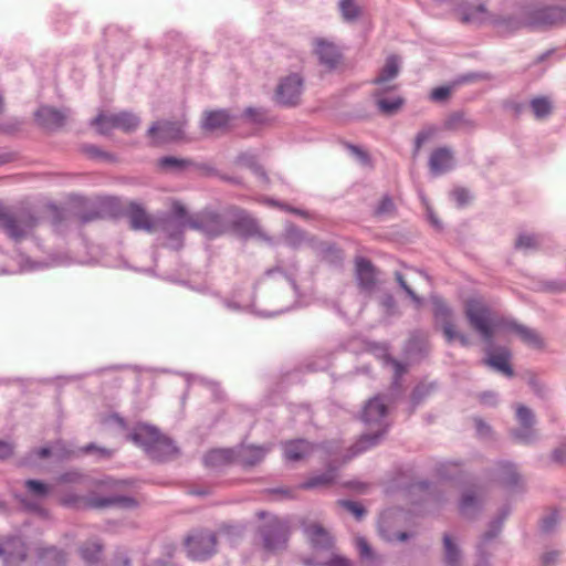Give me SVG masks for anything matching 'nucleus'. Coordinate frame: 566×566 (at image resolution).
Listing matches in <instances>:
<instances>
[{"label":"nucleus","instance_id":"nucleus-1","mask_svg":"<svg viewBox=\"0 0 566 566\" xmlns=\"http://www.w3.org/2000/svg\"><path fill=\"white\" fill-rule=\"evenodd\" d=\"M464 314L470 326L490 343L500 321L485 302L479 297L468 298L464 302Z\"/></svg>","mask_w":566,"mask_h":566},{"label":"nucleus","instance_id":"nucleus-2","mask_svg":"<svg viewBox=\"0 0 566 566\" xmlns=\"http://www.w3.org/2000/svg\"><path fill=\"white\" fill-rule=\"evenodd\" d=\"M386 413L387 407L380 397H375L367 402L364 408L363 420L369 426H375L376 433L363 436L354 446V454H358L377 443L379 437L386 431L384 424Z\"/></svg>","mask_w":566,"mask_h":566},{"label":"nucleus","instance_id":"nucleus-3","mask_svg":"<svg viewBox=\"0 0 566 566\" xmlns=\"http://www.w3.org/2000/svg\"><path fill=\"white\" fill-rule=\"evenodd\" d=\"M132 439L136 443H142L158 460H165L177 452L176 447L168 438L149 427L137 429L132 434Z\"/></svg>","mask_w":566,"mask_h":566},{"label":"nucleus","instance_id":"nucleus-4","mask_svg":"<svg viewBox=\"0 0 566 566\" xmlns=\"http://www.w3.org/2000/svg\"><path fill=\"white\" fill-rule=\"evenodd\" d=\"M217 536L208 530L193 531L186 538L188 554L193 559H207L216 553Z\"/></svg>","mask_w":566,"mask_h":566},{"label":"nucleus","instance_id":"nucleus-5","mask_svg":"<svg viewBox=\"0 0 566 566\" xmlns=\"http://www.w3.org/2000/svg\"><path fill=\"white\" fill-rule=\"evenodd\" d=\"M150 144L159 146L166 143L185 139V120H161L154 123L147 132Z\"/></svg>","mask_w":566,"mask_h":566},{"label":"nucleus","instance_id":"nucleus-6","mask_svg":"<svg viewBox=\"0 0 566 566\" xmlns=\"http://www.w3.org/2000/svg\"><path fill=\"white\" fill-rule=\"evenodd\" d=\"M36 223L35 218L30 212L11 214L6 207L0 205V226L12 238L19 239L25 235Z\"/></svg>","mask_w":566,"mask_h":566},{"label":"nucleus","instance_id":"nucleus-7","mask_svg":"<svg viewBox=\"0 0 566 566\" xmlns=\"http://www.w3.org/2000/svg\"><path fill=\"white\" fill-rule=\"evenodd\" d=\"M433 313L436 319L441 324L443 335L449 343L458 340L462 346L471 344L469 337L457 329L452 321L451 311L442 300H433Z\"/></svg>","mask_w":566,"mask_h":566},{"label":"nucleus","instance_id":"nucleus-8","mask_svg":"<svg viewBox=\"0 0 566 566\" xmlns=\"http://www.w3.org/2000/svg\"><path fill=\"white\" fill-rule=\"evenodd\" d=\"M102 134H107L114 128L126 133L135 130L139 125V118L132 113L122 112L118 114H99L93 122Z\"/></svg>","mask_w":566,"mask_h":566},{"label":"nucleus","instance_id":"nucleus-9","mask_svg":"<svg viewBox=\"0 0 566 566\" xmlns=\"http://www.w3.org/2000/svg\"><path fill=\"white\" fill-rule=\"evenodd\" d=\"M188 224L190 229L199 230L210 238L218 237L226 231L221 217L211 211H203L196 214V218H189Z\"/></svg>","mask_w":566,"mask_h":566},{"label":"nucleus","instance_id":"nucleus-10","mask_svg":"<svg viewBox=\"0 0 566 566\" xmlns=\"http://www.w3.org/2000/svg\"><path fill=\"white\" fill-rule=\"evenodd\" d=\"M65 505H71L80 509H104L112 505H132L134 501L129 497L111 496V497H81V496H65L62 500Z\"/></svg>","mask_w":566,"mask_h":566},{"label":"nucleus","instance_id":"nucleus-11","mask_svg":"<svg viewBox=\"0 0 566 566\" xmlns=\"http://www.w3.org/2000/svg\"><path fill=\"white\" fill-rule=\"evenodd\" d=\"M302 78L297 74L285 77L276 90V101L286 106H294L302 94Z\"/></svg>","mask_w":566,"mask_h":566},{"label":"nucleus","instance_id":"nucleus-12","mask_svg":"<svg viewBox=\"0 0 566 566\" xmlns=\"http://www.w3.org/2000/svg\"><path fill=\"white\" fill-rule=\"evenodd\" d=\"M25 545L18 537H9L0 541V557L6 566H14L25 558Z\"/></svg>","mask_w":566,"mask_h":566},{"label":"nucleus","instance_id":"nucleus-13","mask_svg":"<svg viewBox=\"0 0 566 566\" xmlns=\"http://www.w3.org/2000/svg\"><path fill=\"white\" fill-rule=\"evenodd\" d=\"M264 547L269 551H276L286 544L287 526L284 522L275 520L263 531Z\"/></svg>","mask_w":566,"mask_h":566},{"label":"nucleus","instance_id":"nucleus-14","mask_svg":"<svg viewBox=\"0 0 566 566\" xmlns=\"http://www.w3.org/2000/svg\"><path fill=\"white\" fill-rule=\"evenodd\" d=\"M282 447L284 459L290 462L305 460L312 455L315 450V446L304 439L285 441Z\"/></svg>","mask_w":566,"mask_h":566},{"label":"nucleus","instance_id":"nucleus-15","mask_svg":"<svg viewBox=\"0 0 566 566\" xmlns=\"http://www.w3.org/2000/svg\"><path fill=\"white\" fill-rule=\"evenodd\" d=\"M454 163L453 153L448 147L436 148L429 157V168L434 175H441L452 169Z\"/></svg>","mask_w":566,"mask_h":566},{"label":"nucleus","instance_id":"nucleus-16","mask_svg":"<svg viewBox=\"0 0 566 566\" xmlns=\"http://www.w3.org/2000/svg\"><path fill=\"white\" fill-rule=\"evenodd\" d=\"M130 227L134 230L151 232L156 229L155 221L150 214L138 203H130L128 208Z\"/></svg>","mask_w":566,"mask_h":566},{"label":"nucleus","instance_id":"nucleus-17","mask_svg":"<svg viewBox=\"0 0 566 566\" xmlns=\"http://www.w3.org/2000/svg\"><path fill=\"white\" fill-rule=\"evenodd\" d=\"M356 277L363 290L370 291L376 283V270L371 262L365 258H357L355 261Z\"/></svg>","mask_w":566,"mask_h":566},{"label":"nucleus","instance_id":"nucleus-18","mask_svg":"<svg viewBox=\"0 0 566 566\" xmlns=\"http://www.w3.org/2000/svg\"><path fill=\"white\" fill-rule=\"evenodd\" d=\"M516 418L522 428L514 433L515 438L522 442H528L534 433V415L532 410L525 406H518L516 409Z\"/></svg>","mask_w":566,"mask_h":566},{"label":"nucleus","instance_id":"nucleus-19","mask_svg":"<svg viewBox=\"0 0 566 566\" xmlns=\"http://www.w3.org/2000/svg\"><path fill=\"white\" fill-rule=\"evenodd\" d=\"M65 118L66 116L62 112L49 106H42L35 113L38 124L48 129L61 127Z\"/></svg>","mask_w":566,"mask_h":566},{"label":"nucleus","instance_id":"nucleus-20","mask_svg":"<svg viewBox=\"0 0 566 566\" xmlns=\"http://www.w3.org/2000/svg\"><path fill=\"white\" fill-rule=\"evenodd\" d=\"M271 450V447L242 446L238 451V459L245 467L260 463Z\"/></svg>","mask_w":566,"mask_h":566},{"label":"nucleus","instance_id":"nucleus-21","mask_svg":"<svg viewBox=\"0 0 566 566\" xmlns=\"http://www.w3.org/2000/svg\"><path fill=\"white\" fill-rule=\"evenodd\" d=\"M315 53L318 56L321 63L328 69L335 67L339 62L340 55L337 48L324 40H318L316 42Z\"/></svg>","mask_w":566,"mask_h":566},{"label":"nucleus","instance_id":"nucleus-22","mask_svg":"<svg viewBox=\"0 0 566 566\" xmlns=\"http://www.w3.org/2000/svg\"><path fill=\"white\" fill-rule=\"evenodd\" d=\"M231 116L226 111L207 112L202 120V129L208 132L223 130L229 127Z\"/></svg>","mask_w":566,"mask_h":566},{"label":"nucleus","instance_id":"nucleus-23","mask_svg":"<svg viewBox=\"0 0 566 566\" xmlns=\"http://www.w3.org/2000/svg\"><path fill=\"white\" fill-rule=\"evenodd\" d=\"M484 364L509 377L513 376V370L510 365V352L506 349L490 352L484 359Z\"/></svg>","mask_w":566,"mask_h":566},{"label":"nucleus","instance_id":"nucleus-24","mask_svg":"<svg viewBox=\"0 0 566 566\" xmlns=\"http://www.w3.org/2000/svg\"><path fill=\"white\" fill-rule=\"evenodd\" d=\"M474 127V122L460 112L449 115L443 122V128L447 130H470Z\"/></svg>","mask_w":566,"mask_h":566},{"label":"nucleus","instance_id":"nucleus-25","mask_svg":"<svg viewBox=\"0 0 566 566\" xmlns=\"http://www.w3.org/2000/svg\"><path fill=\"white\" fill-rule=\"evenodd\" d=\"M509 328L516 333L528 346L534 348H541L543 346V340L535 331L517 323H510Z\"/></svg>","mask_w":566,"mask_h":566},{"label":"nucleus","instance_id":"nucleus-26","mask_svg":"<svg viewBox=\"0 0 566 566\" xmlns=\"http://www.w3.org/2000/svg\"><path fill=\"white\" fill-rule=\"evenodd\" d=\"M399 73V59L396 55L387 57L385 65L380 70L375 83L378 85L385 84L395 78Z\"/></svg>","mask_w":566,"mask_h":566},{"label":"nucleus","instance_id":"nucleus-27","mask_svg":"<svg viewBox=\"0 0 566 566\" xmlns=\"http://www.w3.org/2000/svg\"><path fill=\"white\" fill-rule=\"evenodd\" d=\"M306 534L314 547H329L332 538L326 530L317 524L307 526Z\"/></svg>","mask_w":566,"mask_h":566},{"label":"nucleus","instance_id":"nucleus-28","mask_svg":"<svg viewBox=\"0 0 566 566\" xmlns=\"http://www.w3.org/2000/svg\"><path fill=\"white\" fill-rule=\"evenodd\" d=\"M376 96H377L376 103H377L379 111L387 115L397 113L402 107V105L405 103V99L400 96H395V97L388 98V97L379 96L378 93L376 94Z\"/></svg>","mask_w":566,"mask_h":566},{"label":"nucleus","instance_id":"nucleus-29","mask_svg":"<svg viewBox=\"0 0 566 566\" xmlns=\"http://www.w3.org/2000/svg\"><path fill=\"white\" fill-rule=\"evenodd\" d=\"M565 18V11L560 8H547L538 12L537 23L544 25H554L562 22Z\"/></svg>","mask_w":566,"mask_h":566},{"label":"nucleus","instance_id":"nucleus-30","mask_svg":"<svg viewBox=\"0 0 566 566\" xmlns=\"http://www.w3.org/2000/svg\"><path fill=\"white\" fill-rule=\"evenodd\" d=\"M531 108L537 119H543L552 113V103L547 97H535L531 101Z\"/></svg>","mask_w":566,"mask_h":566},{"label":"nucleus","instance_id":"nucleus-31","mask_svg":"<svg viewBox=\"0 0 566 566\" xmlns=\"http://www.w3.org/2000/svg\"><path fill=\"white\" fill-rule=\"evenodd\" d=\"M232 452L230 450H212L205 457L207 465H219L231 461Z\"/></svg>","mask_w":566,"mask_h":566},{"label":"nucleus","instance_id":"nucleus-32","mask_svg":"<svg viewBox=\"0 0 566 566\" xmlns=\"http://www.w3.org/2000/svg\"><path fill=\"white\" fill-rule=\"evenodd\" d=\"M446 562L449 566H460V553L457 546L452 543L449 535L443 537Z\"/></svg>","mask_w":566,"mask_h":566},{"label":"nucleus","instance_id":"nucleus-33","mask_svg":"<svg viewBox=\"0 0 566 566\" xmlns=\"http://www.w3.org/2000/svg\"><path fill=\"white\" fill-rule=\"evenodd\" d=\"M191 165L192 163L188 159H180L172 156H167L159 159V166L168 170H182Z\"/></svg>","mask_w":566,"mask_h":566},{"label":"nucleus","instance_id":"nucleus-34","mask_svg":"<svg viewBox=\"0 0 566 566\" xmlns=\"http://www.w3.org/2000/svg\"><path fill=\"white\" fill-rule=\"evenodd\" d=\"M480 504V500L475 492L469 491L462 495L460 502V511L463 515H469L471 511L475 510Z\"/></svg>","mask_w":566,"mask_h":566},{"label":"nucleus","instance_id":"nucleus-35","mask_svg":"<svg viewBox=\"0 0 566 566\" xmlns=\"http://www.w3.org/2000/svg\"><path fill=\"white\" fill-rule=\"evenodd\" d=\"M438 132V128L433 125L423 127L415 138V150L413 155H417L424 143L431 139Z\"/></svg>","mask_w":566,"mask_h":566},{"label":"nucleus","instance_id":"nucleus-36","mask_svg":"<svg viewBox=\"0 0 566 566\" xmlns=\"http://www.w3.org/2000/svg\"><path fill=\"white\" fill-rule=\"evenodd\" d=\"M171 213L176 219H179L180 226L182 229L189 228L188 219L189 218H196V216H189L186 207L180 201H172L171 202Z\"/></svg>","mask_w":566,"mask_h":566},{"label":"nucleus","instance_id":"nucleus-37","mask_svg":"<svg viewBox=\"0 0 566 566\" xmlns=\"http://www.w3.org/2000/svg\"><path fill=\"white\" fill-rule=\"evenodd\" d=\"M101 551H102L101 544H98L97 542H91V543L85 544L81 548V554L85 560L95 562V560H97V557H98Z\"/></svg>","mask_w":566,"mask_h":566},{"label":"nucleus","instance_id":"nucleus-38","mask_svg":"<svg viewBox=\"0 0 566 566\" xmlns=\"http://www.w3.org/2000/svg\"><path fill=\"white\" fill-rule=\"evenodd\" d=\"M334 481V474L333 473H326L322 474L315 478L310 479L305 483L302 484L303 489H312L316 486H323L328 485Z\"/></svg>","mask_w":566,"mask_h":566},{"label":"nucleus","instance_id":"nucleus-39","mask_svg":"<svg viewBox=\"0 0 566 566\" xmlns=\"http://www.w3.org/2000/svg\"><path fill=\"white\" fill-rule=\"evenodd\" d=\"M340 11L346 20H353L359 14V9L354 0H343L340 2Z\"/></svg>","mask_w":566,"mask_h":566},{"label":"nucleus","instance_id":"nucleus-40","mask_svg":"<svg viewBox=\"0 0 566 566\" xmlns=\"http://www.w3.org/2000/svg\"><path fill=\"white\" fill-rule=\"evenodd\" d=\"M515 247L523 250L536 249L538 247V240L535 235L521 234L516 240Z\"/></svg>","mask_w":566,"mask_h":566},{"label":"nucleus","instance_id":"nucleus-41","mask_svg":"<svg viewBox=\"0 0 566 566\" xmlns=\"http://www.w3.org/2000/svg\"><path fill=\"white\" fill-rule=\"evenodd\" d=\"M338 504L352 513L357 520H360L365 514V509L357 502L339 501Z\"/></svg>","mask_w":566,"mask_h":566},{"label":"nucleus","instance_id":"nucleus-42","mask_svg":"<svg viewBox=\"0 0 566 566\" xmlns=\"http://www.w3.org/2000/svg\"><path fill=\"white\" fill-rule=\"evenodd\" d=\"M235 223L242 226L248 232H253L256 229L255 219L243 211H240Z\"/></svg>","mask_w":566,"mask_h":566},{"label":"nucleus","instance_id":"nucleus-43","mask_svg":"<svg viewBox=\"0 0 566 566\" xmlns=\"http://www.w3.org/2000/svg\"><path fill=\"white\" fill-rule=\"evenodd\" d=\"M27 489L38 496H43L48 493V485L36 480H28L25 482Z\"/></svg>","mask_w":566,"mask_h":566},{"label":"nucleus","instance_id":"nucleus-44","mask_svg":"<svg viewBox=\"0 0 566 566\" xmlns=\"http://www.w3.org/2000/svg\"><path fill=\"white\" fill-rule=\"evenodd\" d=\"M451 90L448 86L436 87L430 93V98L433 102H443L449 98Z\"/></svg>","mask_w":566,"mask_h":566},{"label":"nucleus","instance_id":"nucleus-45","mask_svg":"<svg viewBox=\"0 0 566 566\" xmlns=\"http://www.w3.org/2000/svg\"><path fill=\"white\" fill-rule=\"evenodd\" d=\"M394 209H395V205H394L392 199L389 197H384L380 200V202L376 209V213L377 214L390 213L394 211Z\"/></svg>","mask_w":566,"mask_h":566},{"label":"nucleus","instance_id":"nucleus-46","mask_svg":"<svg viewBox=\"0 0 566 566\" xmlns=\"http://www.w3.org/2000/svg\"><path fill=\"white\" fill-rule=\"evenodd\" d=\"M503 469L505 470L506 475H507V476L504 478L505 482L507 484H515V483H517L518 475H517V473L515 471L514 465L510 464V463H506V464L503 465Z\"/></svg>","mask_w":566,"mask_h":566},{"label":"nucleus","instance_id":"nucleus-47","mask_svg":"<svg viewBox=\"0 0 566 566\" xmlns=\"http://www.w3.org/2000/svg\"><path fill=\"white\" fill-rule=\"evenodd\" d=\"M356 546L359 551V555L361 557H371V549H370V546L368 545L367 541L363 537H359L356 539Z\"/></svg>","mask_w":566,"mask_h":566},{"label":"nucleus","instance_id":"nucleus-48","mask_svg":"<svg viewBox=\"0 0 566 566\" xmlns=\"http://www.w3.org/2000/svg\"><path fill=\"white\" fill-rule=\"evenodd\" d=\"M453 197L460 206L465 205L470 199L469 192L463 188L455 189Z\"/></svg>","mask_w":566,"mask_h":566},{"label":"nucleus","instance_id":"nucleus-49","mask_svg":"<svg viewBox=\"0 0 566 566\" xmlns=\"http://www.w3.org/2000/svg\"><path fill=\"white\" fill-rule=\"evenodd\" d=\"M396 280L397 282L399 283V285L406 291V293L415 301H418V297L416 295V293L410 289V286L407 284V282L405 281L403 276L401 273H396Z\"/></svg>","mask_w":566,"mask_h":566},{"label":"nucleus","instance_id":"nucleus-50","mask_svg":"<svg viewBox=\"0 0 566 566\" xmlns=\"http://www.w3.org/2000/svg\"><path fill=\"white\" fill-rule=\"evenodd\" d=\"M349 149L352 150V153L354 155H356L364 164H369V156L368 154L360 149L359 147L357 146H350Z\"/></svg>","mask_w":566,"mask_h":566},{"label":"nucleus","instance_id":"nucleus-51","mask_svg":"<svg viewBox=\"0 0 566 566\" xmlns=\"http://www.w3.org/2000/svg\"><path fill=\"white\" fill-rule=\"evenodd\" d=\"M12 452L13 447L10 443L0 441V459H6L10 457Z\"/></svg>","mask_w":566,"mask_h":566},{"label":"nucleus","instance_id":"nucleus-52","mask_svg":"<svg viewBox=\"0 0 566 566\" xmlns=\"http://www.w3.org/2000/svg\"><path fill=\"white\" fill-rule=\"evenodd\" d=\"M556 522H557V513H554L552 516L543 520L542 527L544 531H549L555 525Z\"/></svg>","mask_w":566,"mask_h":566},{"label":"nucleus","instance_id":"nucleus-53","mask_svg":"<svg viewBox=\"0 0 566 566\" xmlns=\"http://www.w3.org/2000/svg\"><path fill=\"white\" fill-rule=\"evenodd\" d=\"M554 459L560 463H566V444L555 450Z\"/></svg>","mask_w":566,"mask_h":566},{"label":"nucleus","instance_id":"nucleus-54","mask_svg":"<svg viewBox=\"0 0 566 566\" xmlns=\"http://www.w3.org/2000/svg\"><path fill=\"white\" fill-rule=\"evenodd\" d=\"M327 566H350V563L346 558L334 557L327 563Z\"/></svg>","mask_w":566,"mask_h":566},{"label":"nucleus","instance_id":"nucleus-55","mask_svg":"<svg viewBox=\"0 0 566 566\" xmlns=\"http://www.w3.org/2000/svg\"><path fill=\"white\" fill-rule=\"evenodd\" d=\"M476 429L480 434H485L490 431L489 426H486L482 420L476 419L475 420Z\"/></svg>","mask_w":566,"mask_h":566},{"label":"nucleus","instance_id":"nucleus-56","mask_svg":"<svg viewBox=\"0 0 566 566\" xmlns=\"http://www.w3.org/2000/svg\"><path fill=\"white\" fill-rule=\"evenodd\" d=\"M49 454H50V450H49L48 448H42V449H40V450H39V455H40L41 458H45V457H48Z\"/></svg>","mask_w":566,"mask_h":566},{"label":"nucleus","instance_id":"nucleus-57","mask_svg":"<svg viewBox=\"0 0 566 566\" xmlns=\"http://www.w3.org/2000/svg\"><path fill=\"white\" fill-rule=\"evenodd\" d=\"M287 211L290 212H293V213H296V214H300V216H304V212L298 210V209H293V208H286Z\"/></svg>","mask_w":566,"mask_h":566},{"label":"nucleus","instance_id":"nucleus-58","mask_svg":"<svg viewBox=\"0 0 566 566\" xmlns=\"http://www.w3.org/2000/svg\"><path fill=\"white\" fill-rule=\"evenodd\" d=\"M396 538H397L398 541H405V539L407 538V534H406V533H403V532H402V533H398V534H397V536H396Z\"/></svg>","mask_w":566,"mask_h":566},{"label":"nucleus","instance_id":"nucleus-59","mask_svg":"<svg viewBox=\"0 0 566 566\" xmlns=\"http://www.w3.org/2000/svg\"><path fill=\"white\" fill-rule=\"evenodd\" d=\"M552 555L553 554H547V555L544 556V564L545 565H548L549 562L553 559Z\"/></svg>","mask_w":566,"mask_h":566},{"label":"nucleus","instance_id":"nucleus-60","mask_svg":"<svg viewBox=\"0 0 566 566\" xmlns=\"http://www.w3.org/2000/svg\"><path fill=\"white\" fill-rule=\"evenodd\" d=\"M489 398H490V399L494 398V395H492V394H484V395L482 396V400H483L484 402H488V399H489Z\"/></svg>","mask_w":566,"mask_h":566},{"label":"nucleus","instance_id":"nucleus-61","mask_svg":"<svg viewBox=\"0 0 566 566\" xmlns=\"http://www.w3.org/2000/svg\"><path fill=\"white\" fill-rule=\"evenodd\" d=\"M495 535H496V532L486 533V534L484 535V541H488V539H490V538L494 537Z\"/></svg>","mask_w":566,"mask_h":566},{"label":"nucleus","instance_id":"nucleus-62","mask_svg":"<svg viewBox=\"0 0 566 566\" xmlns=\"http://www.w3.org/2000/svg\"><path fill=\"white\" fill-rule=\"evenodd\" d=\"M462 21L463 22H471V21H474V18L472 15H464Z\"/></svg>","mask_w":566,"mask_h":566},{"label":"nucleus","instance_id":"nucleus-63","mask_svg":"<svg viewBox=\"0 0 566 566\" xmlns=\"http://www.w3.org/2000/svg\"><path fill=\"white\" fill-rule=\"evenodd\" d=\"M476 11L483 12V11H484V8H483V7H479V8L476 9Z\"/></svg>","mask_w":566,"mask_h":566}]
</instances>
